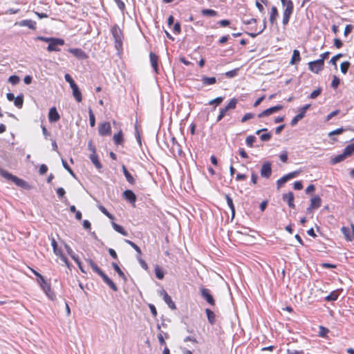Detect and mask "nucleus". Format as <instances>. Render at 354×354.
<instances>
[{
    "label": "nucleus",
    "mask_w": 354,
    "mask_h": 354,
    "mask_svg": "<svg viewBox=\"0 0 354 354\" xmlns=\"http://www.w3.org/2000/svg\"><path fill=\"white\" fill-rule=\"evenodd\" d=\"M237 71H238V69L236 68V69L226 72L225 73V75L227 77H229V78L234 77V76H236L237 75Z\"/></svg>",
    "instance_id": "56"
},
{
    "label": "nucleus",
    "mask_w": 354,
    "mask_h": 354,
    "mask_svg": "<svg viewBox=\"0 0 354 354\" xmlns=\"http://www.w3.org/2000/svg\"><path fill=\"white\" fill-rule=\"evenodd\" d=\"M88 115H89V122L91 127H94L95 125V115L91 108L88 109Z\"/></svg>",
    "instance_id": "40"
},
{
    "label": "nucleus",
    "mask_w": 354,
    "mask_h": 354,
    "mask_svg": "<svg viewBox=\"0 0 354 354\" xmlns=\"http://www.w3.org/2000/svg\"><path fill=\"white\" fill-rule=\"evenodd\" d=\"M112 267L121 278H122L124 280H126V276L124 272L120 269L118 263H112Z\"/></svg>",
    "instance_id": "35"
},
{
    "label": "nucleus",
    "mask_w": 354,
    "mask_h": 354,
    "mask_svg": "<svg viewBox=\"0 0 354 354\" xmlns=\"http://www.w3.org/2000/svg\"><path fill=\"white\" fill-rule=\"evenodd\" d=\"M256 141V138L254 136H249L245 139L247 145L250 147H253L254 142Z\"/></svg>",
    "instance_id": "45"
},
{
    "label": "nucleus",
    "mask_w": 354,
    "mask_h": 354,
    "mask_svg": "<svg viewBox=\"0 0 354 354\" xmlns=\"http://www.w3.org/2000/svg\"><path fill=\"white\" fill-rule=\"evenodd\" d=\"M98 133L101 136H109L111 133V127L109 122L101 123L98 126Z\"/></svg>",
    "instance_id": "9"
},
{
    "label": "nucleus",
    "mask_w": 354,
    "mask_h": 354,
    "mask_svg": "<svg viewBox=\"0 0 354 354\" xmlns=\"http://www.w3.org/2000/svg\"><path fill=\"white\" fill-rule=\"evenodd\" d=\"M68 52L72 53L75 57L80 59L88 58L86 53L81 48H69Z\"/></svg>",
    "instance_id": "19"
},
{
    "label": "nucleus",
    "mask_w": 354,
    "mask_h": 354,
    "mask_svg": "<svg viewBox=\"0 0 354 354\" xmlns=\"http://www.w3.org/2000/svg\"><path fill=\"white\" fill-rule=\"evenodd\" d=\"M155 274H156V277L158 279H162L164 278V272L163 271L160 269L159 268H156L155 269Z\"/></svg>",
    "instance_id": "51"
},
{
    "label": "nucleus",
    "mask_w": 354,
    "mask_h": 354,
    "mask_svg": "<svg viewBox=\"0 0 354 354\" xmlns=\"http://www.w3.org/2000/svg\"><path fill=\"white\" fill-rule=\"evenodd\" d=\"M71 89L73 91V95L75 100L77 102H81L82 101V95L78 86L76 84L75 86L71 87Z\"/></svg>",
    "instance_id": "25"
},
{
    "label": "nucleus",
    "mask_w": 354,
    "mask_h": 354,
    "mask_svg": "<svg viewBox=\"0 0 354 354\" xmlns=\"http://www.w3.org/2000/svg\"><path fill=\"white\" fill-rule=\"evenodd\" d=\"M238 100L236 98H232L229 103L223 108L220 109V113L217 116L216 121H221L225 115H229L228 111L233 110L236 107Z\"/></svg>",
    "instance_id": "4"
},
{
    "label": "nucleus",
    "mask_w": 354,
    "mask_h": 354,
    "mask_svg": "<svg viewBox=\"0 0 354 354\" xmlns=\"http://www.w3.org/2000/svg\"><path fill=\"white\" fill-rule=\"evenodd\" d=\"M279 17L278 9L276 6H272L271 8L270 15V22L271 24H276L277 19Z\"/></svg>",
    "instance_id": "26"
},
{
    "label": "nucleus",
    "mask_w": 354,
    "mask_h": 354,
    "mask_svg": "<svg viewBox=\"0 0 354 354\" xmlns=\"http://www.w3.org/2000/svg\"><path fill=\"white\" fill-rule=\"evenodd\" d=\"M339 296V290H335L332 291L328 296L325 297V300L327 301H336Z\"/></svg>",
    "instance_id": "29"
},
{
    "label": "nucleus",
    "mask_w": 354,
    "mask_h": 354,
    "mask_svg": "<svg viewBox=\"0 0 354 354\" xmlns=\"http://www.w3.org/2000/svg\"><path fill=\"white\" fill-rule=\"evenodd\" d=\"M51 245L53 247V252L57 255L58 256L61 260L68 266L69 267L70 264H69V261L68 260V259L66 258V257L62 253L61 249L58 248H57V241H55V239L54 238H53L51 239Z\"/></svg>",
    "instance_id": "7"
},
{
    "label": "nucleus",
    "mask_w": 354,
    "mask_h": 354,
    "mask_svg": "<svg viewBox=\"0 0 354 354\" xmlns=\"http://www.w3.org/2000/svg\"><path fill=\"white\" fill-rule=\"evenodd\" d=\"M64 78L65 80L70 84L71 88L77 84L69 74L66 73L64 75Z\"/></svg>",
    "instance_id": "48"
},
{
    "label": "nucleus",
    "mask_w": 354,
    "mask_h": 354,
    "mask_svg": "<svg viewBox=\"0 0 354 354\" xmlns=\"http://www.w3.org/2000/svg\"><path fill=\"white\" fill-rule=\"evenodd\" d=\"M318 60H315L308 63L309 70L315 73H318L324 68V64H317Z\"/></svg>",
    "instance_id": "18"
},
{
    "label": "nucleus",
    "mask_w": 354,
    "mask_h": 354,
    "mask_svg": "<svg viewBox=\"0 0 354 354\" xmlns=\"http://www.w3.org/2000/svg\"><path fill=\"white\" fill-rule=\"evenodd\" d=\"M283 201H285L288 203V206L290 208H292V209L295 208V205L294 203L295 197H294V194L292 192H290L287 194H284L283 195Z\"/></svg>",
    "instance_id": "20"
},
{
    "label": "nucleus",
    "mask_w": 354,
    "mask_h": 354,
    "mask_svg": "<svg viewBox=\"0 0 354 354\" xmlns=\"http://www.w3.org/2000/svg\"><path fill=\"white\" fill-rule=\"evenodd\" d=\"M305 116L304 113H303L301 111H300V113H298L296 116H295L292 120H291V125L292 126H295V124H297V123L298 122V121H299L300 120H301Z\"/></svg>",
    "instance_id": "39"
},
{
    "label": "nucleus",
    "mask_w": 354,
    "mask_h": 354,
    "mask_svg": "<svg viewBox=\"0 0 354 354\" xmlns=\"http://www.w3.org/2000/svg\"><path fill=\"white\" fill-rule=\"evenodd\" d=\"M346 158L348 157L343 151V152L341 154L337 155L332 158L330 160V162L332 165H335L337 163L344 161Z\"/></svg>",
    "instance_id": "28"
},
{
    "label": "nucleus",
    "mask_w": 354,
    "mask_h": 354,
    "mask_svg": "<svg viewBox=\"0 0 354 354\" xmlns=\"http://www.w3.org/2000/svg\"><path fill=\"white\" fill-rule=\"evenodd\" d=\"M300 172L299 171H295L290 173H288L277 180V188L279 189L283 184H285L289 180L295 178L297 175H299Z\"/></svg>",
    "instance_id": "8"
},
{
    "label": "nucleus",
    "mask_w": 354,
    "mask_h": 354,
    "mask_svg": "<svg viewBox=\"0 0 354 354\" xmlns=\"http://www.w3.org/2000/svg\"><path fill=\"white\" fill-rule=\"evenodd\" d=\"M351 66V64L349 62H344L340 65V70L342 73L346 74Z\"/></svg>",
    "instance_id": "41"
},
{
    "label": "nucleus",
    "mask_w": 354,
    "mask_h": 354,
    "mask_svg": "<svg viewBox=\"0 0 354 354\" xmlns=\"http://www.w3.org/2000/svg\"><path fill=\"white\" fill-rule=\"evenodd\" d=\"M329 333V329L323 326H319V336L321 337H327Z\"/></svg>",
    "instance_id": "38"
},
{
    "label": "nucleus",
    "mask_w": 354,
    "mask_h": 354,
    "mask_svg": "<svg viewBox=\"0 0 354 354\" xmlns=\"http://www.w3.org/2000/svg\"><path fill=\"white\" fill-rule=\"evenodd\" d=\"M223 97H217L215 99L209 101V104H210V105L215 104L216 106L220 105L223 102Z\"/></svg>",
    "instance_id": "46"
},
{
    "label": "nucleus",
    "mask_w": 354,
    "mask_h": 354,
    "mask_svg": "<svg viewBox=\"0 0 354 354\" xmlns=\"http://www.w3.org/2000/svg\"><path fill=\"white\" fill-rule=\"evenodd\" d=\"M150 62L153 69L154 70L156 73H159L158 69V56H157L154 53L151 52L149 53Z\"/></svg>",
    "instance_id": "22"
},
{
    "label": "nucleus",
    "mask_w": 354,
    "mask_h": 354,
    "mask_svg": "<svg viewBox=\"0 0 354 354\" xmlns=\"http://www.w3.org/2000/svg\"><path fill=\"white\" fill-rule=\"evenodd\" d=\"M8 82L12 84H17L19 82V77L17 75H11L8 79Z\"/></svg>",
    "instance_id": "54"
},
{
    "label": "nucleus",
    "mask_w": 354,
    "mask_h": 354,
    "mask_svg": "<svg viewBox=\"0 0 354 354\" xmlns=\"http://www.w3.org/2000/svg\"><path fill=\"white\" fill-rule=\"evenodd\" d=\"M92 270L98 274L103 281L113 290L117 291L118 287L115 283L97 266V265L91 259L86 260Z\"/></svg>",
    "instance_id": "2"
},
{
    "label": "nucleus",
    "mask_w": 354,
    "mask_h": 354,
    "mask_svg": "<svg viewBox=\"0 0 354 354\" xmlns=\"http://www.w3.org/2000/svg\"><path fill=\"white\" fill-rule=\"evenodd\" d=\"M111 32L115 39V41L116 43H122V32L117 25H115L112 27Z\"/></svg>",
    "instance_id": "13"
},
{
    "label": "nucleus",
    "mask_w": 354,
    "mask_h": 354,
    "mask_svg": "<svg viewBox=\"0 0 354 354\" xmlns=\"http://www.w3.org/2000/svg\"><path fill=\"white\" fill-rule=\"evenodd\" d=\"M344 151L347 157H350L354 154V142L347 145Z\"/></svg>",
    "instance_id": "33"
},
{
    "label": "nucleus",
    "mask_w": 354,
    "mask_h": 354,
    "mask_svg": "<svg viewBox=\"0 0 354 354\" xmlns=\"http://www.w3.org/2000/svg\"><path fill=\"white\" fill-rule=\"evenodd\" d=\"M261 176L263 178H268L272 174V165L270 162H265L261 168Z\"/></svg>",
    "instance_id": "12"
},
{
    "label": "nucleus",
    "mask_w": 354,
    "mask_h": 354,
    "mask_svg": "<svg viewBox=\"0 0 354 354\" xmlns=\"http://www.w3.org/2000/svg\"><path fill=\"white\" fill-rule=\"evenodd\" d=\"M28 268L37 277V281L42 290L45 292L46 295L51 300H54L56 296L52 290L50 283L46 281L44 277L33 268L29 266Z\"/></svg>",
    "instance_id": "1"
},
{
    "label": "nucleus",
    "mask_w": 354,
    "mask_h": 354,
    "mask_svg": "<svg viewBox=\"0 0 354 354\" xmlns=\"http://www.w3.org/2000/svg\"><path fill=\"white\" fill-rule=\"evenodd\" d=\"M1 174L5 178L12 180L13 183H15V184L16 185H17L19 187H21L22 188L27 189H30V187L29 184L26 181L18 178L16 176L12 175V174H10L6 171L1 170Z\"/></svg>",
    "instance_id": "3"
},
{
    "label": "nucleus",
    "mask_w": 354,
    "mask_h": 354,
    "mask_svg": "<svg viewBox=\"0 0 354 354\" xmlns=\"http://www.w3.org/2000/svg\"><path fill=\"white\" fill-rule=\"evenodd\" d=\"M64 43L65 42L63 39L53 37L51 42L48 44L47 47V50L48 52L60 51L59 46H64Z\"/></svg>",
    "instance_id": "5"
},
{
    "label": "nucleus",
    "mask_w": 354,
    "mask_h": 354,
    "mask_svg": "<svg viewBox=\"0 0 354 354\" xmlns=\"http://www.w3.org/2000/svg\"><path fill=\"white\" fill-rule=\"evenodd\" d=\"M283 108V106L280 104L272 106L270 108H268V109L264 110L261 113H260L258 115V117L261 118L269 116V115L281 110Z\"/></svg>",
    "instance_id": "10"
},
{
    "label": "nucleus",
    "mask_w": 354,
    "mask_h": 354,
    "mask_svg": "<svg viewBox=\"0 0 354 354\" xmlns=\"http://www.w3.org/2000/svg\"><path fill=\"white\" fill-rule=\"evenodd\" d=\"M201 13L203 16L216 17L217 16V12L212 9H203Z\"/></svg>",
    "instance_id": "37"
},
{
    "label": "nucleus",
    "mask_w": 354,
    "mask_h": 354,
    "mask_svg": "<svg viewBox=\"0 0 354 354\" xmlns=\"http://www.w3.org/2000/svg\"><path fill=\"white\" fill-rule=\"evenodd\" d=\"M14 104L15 105L19 108L21 109L24 104V96L23 95H18L17 97H15L14 99Z\"/></svg>",
    "instance_id": "34"
},
{
    "label": "nucleus",
    "mask_w": 354,
    "mask_h": 354,
    "mask_svg": "<svg viewBox=\"0 0 354 354\" xmlns=\"http://www.w3.org/2000/svg\"><path fill=\"white\" fill-rule=\"evenodd\" d=\"M47 171H48V167L46 165L42 164L40 165L39 172L41 175L45 174L47 172Z\"/></svg>",
    "instance_id": "61"
},
{
    "label": "nucleus",
    "mask_w": 354,
    "mask_h": 354,
    "mask_svg": "<svg viewBox=\"0 0 354 354\" xmlns=\"http://www.w3.org/2000/svg\"><path fill=\"white\" fill-rule=\"evenodd\" d=\"M113 227L114 230L115 231H117L118 232H119L123 235H127V232L122 226L118 225L115 223H113Z\"/></svg>",
    "instance_id": "42"
},
{
    "label": "nucleus",
    "mask_w": 354,
    "mask_h": 354,
    "mask_svg": "<svg viewBox=\"0 0 354 354\" xmlns=\"http://www.w3.org/2000/svg\"><path fill=\"white\" fill-rule=\"evenodd\" d=\"M118 7L121 10H124L125 8V4L122 0H114Z\"/></svg>",
    "instance_id": "63"
},
{
    "label": "nucleus",
    "mask_w": 354,
    "mask_h": 354,
    "mask_svg": "<svg viewBox=\"0 0 354 354\" xmlns=\"http://www.w3.org/2000/svg\"><path fill=\"white\" fill-rule=\"evenodd\" d=\"M341 231L344 234L346 241H351V237L350 236V232L348 227H342Z\"/></svg>",
    "instance_id": "47"
},
{
    "label": "nucleus",
    "mask_w": 354,
    "mask_h": 354,
    "mask_svg": "<svg viewBox=\"0 0 354 354\" xmlns=\"http://www.w3.org/2000/svg\"><path fill=\"white\" fill-rule=\"evenodd\" d=\"M99 209L104 214L106 215L109 219L114 220V216L110 214L107 209L102 205L99 206Z\"/></svg>",
    "instance_id": "44"
},
{
    "label": "nucleus",
    "mask_w": 354,
    "mask_h": 354,
    "mask_svg": "<svg viewBox=\"0 0 354 354\" xmlns=\"http://www.w3.org/2000/svg\"><path fill=\"white\" fill-rule=\"evenodd\" d=\"M122 169L123 174H124L127 182L132 185H135L136 180H135L134 178L130 174V172L128 171V169H127V167L124 165H123L122 166Z\"/></svg>",
    "instance_id": "24"
},
{
    "label": "nucleus",
    "mask_w": 354,
    "mask_h": 354,
    "mask_svg": "<svg viewBox=\"0 0 354 354\" xmlns=\"http://www.w3.org/2000/svg\"><path fill=\"white\" fill-rule=\"evenodd\" d=\"M113 142L117 145H122L124 143V138L122 130H120L118 133L114 134L113 137Z\"/></svg>",
    "instance_id": "27"
},
{
    "label": "nucleus",
    "mask_w": 354,
    "mask_h": 354,
    "mask_svg": "<svg viewBox=\"0 0 354 354\" xmlns=\"http://www.w3.org/2000/svg\"><path fill=\"white\" fill-rule=\"evenodd\" d=\"M322 205V199L319 196H314L310 199V206L307 208L308 211H312L319 208Z\"/></svg>",
    "instance_id": "14"
},
{
    "label": "nucleus",
    "mask_w": 354,
    "mask_h": 354,
    "mask_svg": "<svg viewBox=\"0 0 354 354\" xmlns=\"http://www.w3.org/2000/svg\"><path fill=\"white\" fill-rule=\"evenodd\" d=\"M201 81L205 86L212 85L216 83V79L214 77L203 76Z\"/></svg>",
    "instance_id": "31"
},
{
    "label": "nucleus",
    "mask_w": 354,
    "mask_h": 354,
    "mask_svg": "<svg viewBox=\"0 0 354 354\" xmlns=\"http://www.w3.org/2000/svg\"><path fill=\"white\" fill-rule=\"evenodd\" d=\"M271 133H262L260 136V139L261 141H268L271 138Z\"/></svg>",
    "instance_id": "57"
},
{
    "label": "nucleus",
    "mask_w": 354,
    "mask_h": 354,
    "mask_svg": "<svg viewBox=\"0 0 354 354\" xmlns=\"http://www.w3.org/2000/svg\"><path fill=\"white\" fill-rule=\"evenodd\" d=\"M342 57H343V55L342 53H339V54H337L336 55L333 56L331 59H330V63L333 65H335V66H337L336 65V62L337 61L341 58Z\"/></svg>",
    "instance_id": "58"
},
{
    "label": "nucleus",
    "mask_w": 354,
    "mask_h": 354,
    "mask_svg": "<svg viewBox=\"0 0 354 354\" xmlns=\"http://www.w3.org/2000/svg\"><path fill=\"white\" fill-rule=\"evenodd\" d=\"M353 26L351 24H348L345 27V29H344V36H347L348 34H350L351 32V31L353 30Z\"/></svg>",
    "instance_id": "59"
},
{
    "label": "nucleus",
    "mask_w": 354,
    "mask_h": 354,
    "mask_svg": "<svg viewBox=\"0 0 354 354\" xmlns=\"http://www.w3.org/2000/svg\"><path fill=\"white\" fill-rule=\"evenodd\" d=\"M160 295L162 297L163 300L171 309L174 310L176 308V304L172 301L171 297L167 294V292L165 290H161Z\"/></svg>",
    "instance_id": "17"
},
{
    "label": "nucleus",
    "mask_w": 354,
    "mask_h": 354,
    "mask_svg": "<svg viewBox=\"0 0 354 354\" xmlns=\"http://www.w3.org/2000/svg\"><path fill=\"white\" fill-rule=\"evenodd\" d=\"M301 60L300 53L298 50L295 49L292 52V55L290 62V64L293 65L296 63L299 62Z\"/></svg>",
    "instance_id": "30"
},
{
    "label": "nucleus",
    "mask_w": 354,
    "mask_h": 354,
    "mask_svg": "<svg viewBox=\"0 0 354 354\" xmlns=\"http://www.w3.org/2000/svg\"><path fill=\"white\" fill-rule=\"evenodd\" d=\"M19 26H26L31 30H36L37 23L31 19H24L17 23Z\"/></svg>",
    "instance_id": "21"
},
{
    "label": "nucleus",
    "mask_w": 354,
    "mask_h": 354,
    "mask_svg": "<svg viewBox=\"0 0 354 354\" xmlns=\"http://www.w3.org/2000/svg\"><path fill=\"white\" fill-rule=\"evenodd\" d=\"M123 197L126 201L131 203L133 205V206L135 207V203H136L137 198L133 191H131L130 189L125 190L123 192Z\"/></svg>",
    "instance_id": "16"
},
{
    "label": "nucleus",
    "mask_w": 354,
    "mask_h": 354,
    "mask_svg": "<svg viewBox=\"0 0 354 354\" xmlns=\"http://www.w3.org/2000/svg\"><path fill=\"white\" fill-rule=\"evenodd\" d=\"M288 354H304L302 350H295V349H288Z\"/></svg>",
    "instance_id": "64"
},
{
    "label": "nucleus",
    "mask_w": 354,
    "mask_h": 354,
    "mask_svg": "<svg viewBox=\"0 0 354 354\" xmlns=\"http://www.w3.org/2000/svg\"><path fill=\"white\" fill-rule=\"evenodd\" d=\"M60 119V115L58 113L55 107L50 109L48 112V120L50 122H57Z\"/></svg>",
    "instance_id": "23"
},
{
    "label": "nucleus",
    "mask_w": 354,
    "mask_h": 354,
    "mask_svg": "<svg viewBox=\"0 0 354 354\" xmlns=\"http://www.w3.org/2000/svg\"><path fill=\"white\" fill-rule=\"evenodd\" d=\"M92 151V153L90 155V160L93 162V164L95 166V167L98 169H102V166L99 160L98 156L95 152V149L94 147H91L90 148Z\"/></svg>",
    "instance_id": "15"
},
{
    "label": "nucleus",
    "mask_w": 354,
    "mask_h": 354,
    "mask_svg": "<svg viewBox=\"0 0 354 354\" xmlns=\"http://www.w3.org/2000/svg\"><path fill=\"white\" fill-rule=\"evenodd\" d=\"M225 199H226L227 205L229 206V207L230 208V209L232 211V216H234V214H235V208H234L232 198L229 195H225Z\"/></svg>",
    "instance_id": "36"
},
{
    "label": "nucleus",
    "mask_w": 354,
    "mask_h": 354,
    "mask_svg": "<svg viewBox=\"0 0 354 354\" xmlns=\"http://www.w3.org/2000/svg\"><path fill=\"white\" fill-rule=\"evenodd\" d=\"M293 3H288L287 7H285L283 12L282 24L284 26H286L288 24L290 17L293 12Z\"/></svg>",
    "instance_id": "6"
},
{
    "label": "nucleus",
    "mask_w": 354,
    "mask_h": 354,
    "mask_svg": "<svg viewBox=\"0 0 354 354\" xmlns=\"http://www.w3.org/2000/svg\"><path fill=\"white\" fill-rule=\"evenodd\" d=\"M205 312L207 314V317L209 323L212 325L214 324L215 322H216V316H215L214 313L209 308H207L205 310Z\"/></svg>",
    "instance_id": "32"
},
{
    "label": "nucleus",
    "mask_w": 354,
    "mask_h": 354,
    "mask_svg": "<svg viewBox=\"0 0 354 354\" xmlns=\"http://www.w3.org/2000/svg\"><path fill=\"white\" fill-rule=\"evenodd\" d=\"M330 55L329 52H325L320 55V58L318 60V62L317 64H324V60L328 58V55Z\"/></svg>",
    "instance_id": "50"
},
{
    "label": "nucleus",
    "mask_w": 354,
    "mask_h": 354,
    "mask_svg": "<svg viewBox=\"0 0 354 354\" xmlns=\"http://www.w3.org/2000/svg\"><path fill=\"white\" fill-rule=\"evenodd\" d=\"M255 115L252 113H245L241 118V122L242 123L245 122L248 120L254 118Z\"/></svg>",
    "instance_id": "49"
},
{
    "label": "nucleus",
    "mask_w": 354,
    "mask_h": 354,
    "mask_svg": "<svg viewBox=\"0 0 354 354\" xmlns=\"http://www.w3.org/2000/svg\"><path fill=\"white\" fill-rule=\"evenodd\" d=\"M126 243L131 245L137 252L138 255L140 256L142 254L140 248L135 243L130 240H126Z\"/></svg>",
    "instance_id": "43"
},
{
    "label": "nucleus",
    "mask_w": 354,
    "mask_h": 354,
    "mask_svg": "<svg viewBox=\"0 0 354 354\" xmlns=\"http://www.w3.org/2000/svg\"><path fill=\"white\" fill-rule=\"evenodd\" d=\"M321 89L320 88H318V89H316L315 91H313L310 95V97L311 99H315L316 98L317 96H319L321 93Z\"/></svg>",
    "instance_id": "60"
},
{
    "label": "nucleus",
    "mask_w": 354,
    "mask_h": 354,
    "mask_svg": "<svg viewBox=\"0 0 354 354\" xmlns=\"http://www.w3.org/2000/svg\"><path fill=\"white\" fill-rule=\"evenodd\" d=\"M334 46L337 48H340L342 47L343 46V43L342 41H341L340 39H338V38H335L334 39Z\"/></svg>",
    "instance_id": "62"
},
{
    "label": "nucleus",
    "mask_w": 354,
    "mask_h": 354,
    "mask_svg": "<svg viewBox=\"0 0 354 354\" xmlns=\"http://www.w3.org/2000/svg\"><path fill=\"white\" fill-rule=\"evenodd\" d=\"M173 32H174V33H175L176 35H178V34L180 33V32H181V26H180V24L179 22H176L174 25Z\"/></svg>",
    "instance_id": "52"
},
{
    "label": "nucleus",
    "mask_w": 354,
    "mask_h": 354,
    "mask_svg": "<svg viewBox=\"0 0 354 354\" xmlns=\"http://www.w3.org/2000/svg\"><path fill=\"white\" fill-rule=\"evenodd\" d=\"M202 297L211 306H215V300L212 295L210 294L209 290L201 288L200 290Z\"/></svg>",
    "instance_id": "11"
},
{
    "label": "nucleus",
    "mask_w": 354,
    "mask_h": 354,
    "mask_svg": "<svg viewBox=\"0 0 354 354\" xmlns=\"http://www.w3.org/2000/svg\"><path fill=\"white\" fill-rule=\"evenodd\" d=\"M343 132H344V129L339 128V129H337L335 130H333V131L329 132L328 135L329 137H331L332 136H334V135H339V134L342 133Z\"/></svg>",
    "instance_id": "53"
},
{
    "label": "nucleus",
    "mask_w": 354,
    "mask_h": 354,
    "mask_svg": "<svg viewBox=\"0 0 354 354\" xmlns=\"http://www.w3.org/2000/svg\"><path fill=\"white\" fill-rule=\"evenodd\" d=\"M339 79L337 77V76H334L333 77V79L332 80V82H331V86L333 88H336L338 87L339 84Z\"/></svg>",
    "instance_id": "55"
}]
</instances>
